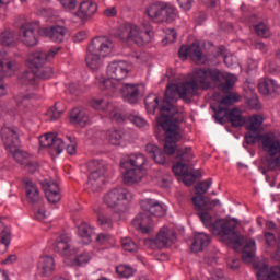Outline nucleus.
<instances>
[{"label":"nucleus","instance_id":"1","mask_svg":"<svg viewBox=\"0 0 280 280\" xmlns=\"http://www.w3.org/2000/svg\"><path fill=\"white\" fill-rule=\"evenodd\" d=\"M196 84L182 82L172 83L166 86L164 98L160 105V117L158 124L164 130V152L172 156L176 152V143L183 139L178 124L183 121V116L178 115L176 102L184 100L190 102L196 95Z\"/></svg>","mask_w":280,"mask_h":280},{"label":"nucleus","instance_id":"2","mask_svg":"<svg viewBox=\"0 0 280 280\" xmlns=\"http://www.w3.org/2000/svg\"><path fill=\"white\" fill-rule=\"evenodd\" d=\"M197 215H199L202 224L211 231L212 235L230 237V242L234 246H244L242 259L245 264H250L255 259V252L257 250L255 240L247 241L246 237L237 235L235 222L224 219H218L213 222V217L207 211H201Z\"/></svg>","mask_w":280,"mask_h":280},{"label":"nucleus","instance_id":"3","mask_svg":"<svg viewBox=\"0 0 280 280\" xmlns=\"http://www.w3.org/2000/svg\"><path fill=\"white\" fill-rule=\"evenodd\" d=\"M211 80L212 82L219 83V90L223 93H229L233 86H235V77L234 75H224L218 69H202L196 68L192 71V77L190 81H185L189 84H195L196 95H198V89H202V91H207V89L211 88Z\"/></svg>","mask_w":280,"mask_h":280},{"label":"nucleus","instance_id":"4","mask_svg":"<svg viewBox=\"0 0 280 280\" xmlns=\"http://www.w3.org/2000/svg\"><path fill=\"white\" fill-rule=\"evenodd\" d=\"M257 139H260L264 152L270 156L267 160L268 172H280V140L275 138V133H265L259 136V132H254L245 136L247 145H255Z\"/></svg>","mask_w":280,"mask_h":280},{"label":"nucleus","instance_id":"5","mask_svg":"<svg viewBox=\"0 0 280 280\" xmlns=\"http://www.w3.org/2000/svg\"><path fill=\"white\" fill-rule=\"evenodd\" d=\"M103 202L114 213L121 215V213H126L130 209L132 192L127 188H114L104 195Z\"/></svg>","mask_w":280,"mask_h":280},{"label":"nucleus","instance_id":"6","mask_svg":"<svg viewBox=\"0 0 280 280\" xmlns=\"http://www.w3.org/2000/svg\"><path fill=\"white\" fill-rule=\"evenodd\" d=\"M177 158L180 159L179 162H177L173 167V173L175 176H182L183 183L187 187H191L194 183H196V178H200L202 175L200 174V171L190 172L189 165L186 163H189L191 159H194V153L191 152V148H186L183 151H177Z\"/></svg>","mask_w":280,"mask_h":280},{"label":"nucleus","instance_id":"7","mask_svg":"<svg viewBox=\"0 0 280 280\" xmlns=\"http://www.w3.org/2000/svg\"><path fill=\"white\" fill-rule=\"evenodd\" d=\"M147 14L149 19L155 23H173V21H176L178 16L176 8L163 1H156L149 4L147 8Z\"/></svg>","mask_w":280,"mask_h":280},{"label":"nucleus","instance_id":"8","mask_svg":"<svg viewBox=\"0 0 280 280\" xmlns=\"http://www.w3.org/2000/svg\"><path fill=\"white\" fill-rule=\"evenodd\" d=\"M90 170H92L89 180H88V189L91 191H100L102 187H104V183H106V172H108V164L104 161L94 160L89 163Z\"/></svg>","mask_w":280,"mask_h":280},{"label":"nucleus","instance_id":"9","mask_svg":"<svg viewBox=\"0 0 280 280\" xmlns=\"http://www.w3.org/2000/svg\"><path fill=\"white\" fill-rule=\"evenodd\" d=\"M40 32H43L40 22H24L19 28L20 40L25 47H36L40 40Z\"/></svg>","mask_w":280,"mask_h":280},{"label":"nucleus","instance_id":"10","mask_svg":"<svg viewBox=\"0 0 280 280\" xmlns=\"http://www.w3.org/2000/svg\"><path fill=\"white\" fill-rule=\"evenodd\" d=\"M214 112V119L218 124H224L225 117L232 124L233 128H241L246 124V118L242 115V110L233 108L229 112V108L224 106L212 107Z\"/></svg>","mask_w":280,"mask_h":280},{"label":"nucleus","instance_id":"11","mask_svg":"<svg viewBox=\"0 0 280 280\" xmlns=\"http://www.w3.org/2000/svg\"><path fill=\"white\" fill-rule=\"evenodd\" d=\"M59 51L60 47L50 48L47 52L37 49L28 55L26 61L27 67H30V69H40V67H45L46 62H51Z\"/></svg>","mask_w":280,"mask_h":280},{"label":"nucleus","instance_id":"12","mask_svg":"<svg viewBox=\"0 0 280 280\" xmlns=\"http://www.w3.org/2000/svg\"><path fill=\"white\" fill-rule=\"evenodd\" d=\"M113 40L106 36H97L91 40L88 45V51L101 56V58H107L113 54Z\"/></svg>","mask_w":280,"mask_h":280},{"label":"nucleus","instance_id":"13","mask_svg":"<svg viewBox=\"0 0 280 280\" xmlns=\"http://www.w3.org/2000/svg\"><path fill=\"white\" fill-rule=\"evenodd\" d=\"M1 139L8 152H14L18 148H21V138L19 137V130L12 127H4L1 130Z\"/></svg>","mask_w":280,"mask_h":280},{"label":"nucleus","instance_id":"14","mask_svg":"<svg viewBox=\"0 0 280 280\" xmlns=\"http://www.w3.org/2000/svg\"><path fill=\"white\" fill-rule=\"evenodd\" d=\"M107 75L110 80L121 82L130 75V66L126 61H113L107 67Z\"/></svg>","mask_w":280,"mask_h":280},{"label":"nucleus","instance_id":"15","mask_svg":"<svg viewBox=\"0 0 280 280\" xmlns=\"http://www.w3.org/2000/svg\"><path fill=\"white\" fill-rule=\"evenodd\" d=\"M39 145L42 148H50L51 152H55V154H61L62 150L67 148L65 141L54 133H45L42 136L39 138Z\"/></svg>","mask_w":280,"mask_h":280},{"label":"nucleus","instance_id":"16","mask_svg":"<svg viewBox=\"0 0 280 280\" xmlns=\"http://www.w3.org/2000/svg\"><path fill=\"white\" fill-rule=\"evenodd\" d=\"M73 241L67 234H61L56 238L54 244L55 253H59L63 257H71L73 255Z\"/></svg>","mask_w":280,"mask_h":280},{"label":"nucleus","instance_id":"17","mask_svg":"<svg viewBox=\"0 0 280 280\" xmlns=\"http://www.w3.org/2000/svg\"><path fill=\"white\" fill-rule=\"evenodd\" d=\"M174 242H176V232L170 228H162L153 240V244H155L156 248H167V246L174 244Z\"/></svg>","mask_w":280,"mask_h":280},{"label":"nucleus","instance_id":"18","mask_svg":"<svg viewBox=\"0 0 280 280\" xmlns=\"http://www.w3.org/2000/svg\"><path fill=\"white\" fill-rule=\"evenodd\" d=\"M140 207L142 211L150 213L151 215H155V218H163L165 215L166 210L163 207V203L154 200V199H144L140 201Z\"/></svg>","mask_w":280,"mask_h":280},{"label":"nucleus","instance_id":"19","mask_svg":"<svg viewBox=\"0 0 280 280\" xmlns=\"http://www.w3.org/2000/svg\"><path fill=\"white\" fill-rule=\"evenodd\" d=\"M40 36L50 38L54 43H63L65 36H67V27L60 25L44 27L40 31Z\"/></svg>","mask_w":280,"mask_h":280},{"label":"nucleus","instance_id":"20","mask_svg":"<svg viewBox=\"0 0 280 280\" xmlns=\"http://www.w3.org/2000/svg\"><path fill=\"white\" fill-rule=\"evenodd\" d=\"M178 56L182 60L191 58L194 62H200L202 60V48L198 44H191L190 46H182L178 50Z\"/></svg>","mask_w":280,"mask_h":280},{"label":"nucleus","instance_id":"21","mask_svg":"<svg viewBox=\"0 0 280 280\" xmlns=\"http://www.w3.org/2000/svg\"><path fill=\"white\" fill-rule=\"evenodd\" d=\"M12 153L14 161L23 166L24 170L34 174L36 170H38V165L36 163L30 161V153L22 151L21 149H15L13 151H9Z\"/></svg>","mask_w":280,"mask_h":280},{"label":"nucleus","instance_id":"22","mask_svg":"<svg viewBox=\"0 0 280 280\" xmlns=\"http://www.w3.org/2000/svg\"><path fill=\"white\" fill-rule=\"evenodd\" d=\"M42 187L45 191V196L51 205H56V202H60L62 199V195H60V187L56 182L44 180L42 183Z\"/></svg>","mask_w":280,"mask_h":280},{"label":"nucleus","instance_id":"23","mask_svg":"<svg viewBox=\"0 0 280 280\" xmlns=\"http://www.w3.org/2000/svg\"><path fill=\"white\" fill-rule=\"evenodd\" d=\"M95 14H97V3L91 0L82 1L77 11V16L81 19V21H89V19L95 16Z\"/></svg>","mask_w":280,"mask_h":280},{"label":"nucleus","instance_id":"24","mask_svg":"<svg viewBox=\"0 0 280 280\" xmlns=\"http://www.w3.org/2000/svg\"><path fill=\"white\" fill-rule=\"evenodd\" d=\"M150 40H152V31H142L137 25H133L129 43H135L138 47H143V45H148Z\"/></svg>","mask_w":280,"mask_h":280},{"label":"nucleus","instance_id":"25","mask_svg":"<svg viewBox=\"0 0 280 280\" xmlns=\"http://www.w3.org/2000/svg\"><path fill=\"white\" fill-rule=\"evenodd\" d=\"M120 93L129 104H137L139 102V84L126 83L120 89Z\"/></svg>","mask_w":280,"mask_h":280},{"label":"nucleus","instance_id":"26","mask_svg":"<svg viewBox=\"0 0 280 280\" xmlns=\"http://www.w3.org/2000/svg\"><path fill=\"white\" fill-rule=\"evenodd\" d=\"M70 121L75 126H81V128H84V126L91 121V118H89V110L80 107L73 108L70 113Z\"/></svg>","mask_w":280,"mask_h":280},{"label":"nucleus","instance_id":"27","mask_svg":"<svg viewBox=\"0 0 280 280\" xmlns=\"http://www.w3.org/2000/svg\"><path fill=\"white\" fill-rule=\"evenodd\" d=\"M145 155L141 153H133L128 156L127 160L120 162V167L128 170V167H132L136 170H143V165H145Z\"/></svg>","mask_w":280,"mask_h":280},{"label":"nucleus","instance_id":"28","mask_svg":"<svg viewBox=\"0 0 280 280\" xmlns=\"http://www.w3.org/2000/svg\"><path fill=\"white\" fill-rule=\"evenodd\" d=\"M132 225L141 233H150L152 229V218L147 212L139 213L133 220Z\"/></svg>","mask_w":280,"mask_h":280},{"label":"nucleus","instance_id":"29","mask_svg":"<svg viewBox=\"0 0 280 280\" xmlns=\"http://www.w3.org/2000/svg\"><path fill=\"white\" fill-rule=\"evenodd\" d=\"M56 268V262L51 256H42L39 258L37 270L42 277H49Z\"/></svg>","mask_w":280,"mask_h":280},{"label":"nucleus","instance_id":"30","mask_svg":"<svg viewBox=\"0 0 280 280\" xmlns=\"http://www.w3.org/2000/svg\"><path fill=\"white\" fill-rule=\"evenodd\" d=\"M256 277L259 280H280V267L273 266L268 270V266L264 265V267L257 271Z\"/></svg>","mask_w":280,"mask_h":280},{"label":"nucleus","instance_id":"31","mask_svg":"<svg viewBox=\"0 0 280 280\" xmlns=\"http://www.w3.org/2000/svg\"><path fill=\"white\" fill-rule=\"evenodd\" d=\"M280 85L277 84V81L272 79H265L258 84V91L261 95H271L275 96L279 93Z\"/></svg>","mask_w":280,"mask_h":280},{"label":"nucleus","instance_id":"32","mask_svg":"<svg viewBox=\"0 0 280 280\" xmlns=\"http://www.w3.org/2000/svg\"><path fill=\"white\" fill-rule=\"evenodd\" d=\"M145 151L147 154L153 159L159 165H165L166 159H165V153H163V150L159 148V145L154 143H148L145 145Z\"/></svg>","mask_w":280,"mask_h":280},{"label":"nucleus","instance_id":"33","mask_svg":"<svg viewBox=\"0 0 280 280\" xmlns=\"http://www.w3.org/2000/svg\"><path fill=\"white\" fill-rule=\"evenodd\" d=\"M25 189H26V198L31 205H36L40 202V190L38 186L33 182L26 180L25 182Z\"/></svg>","mask_w":280,"mask_h":280},{"label":"nucleus","instance_id":"34","mask_svg":"<svg viewBox=\"0 0 280 280\" xmlns=\"http://www.w3.org/2000/svg\"><path fill=\"white\" fill-rule=\"evenodd\" d=\"M192 202L195 205V207L198 209V211H213V209H215V207H221L222 203H220V201L218 199H207L203 197V201H201L198 198H192Z\"/></svg>","mask_w":280,"mask_h":280},{"label":"nucleus","instance_id":"35","mask_svg":"<svg viewBox=\"0 0 280 280\" xmlns=\"http://www.w3.org/2000/svg\"><path fill=\"white\" fill-rule=\"evenodd\" d=\"M211 238L206 233L195 234L194 242L191 244L192 253H200L205 247L209 246Z\"/></svg>","mask_w":280,"mask_h":280},{"label":"nucleus","instance_id":"36","mask_svg":"<svg viewBox=\"0 0 280 280\" xmlns=\"http://www.w3.org/2000/svg\"><path fill=\"white\" fill-rule=\"evenodd\" d=\"M122 178L125 185H135V183H140L143 178V170L129 168L124 173Z\"/></svg>","mask_w":280,"mask_h":280},{"label":"nucleus","instance_id":"37","mask_svg":"<svg viewBox=\"0 0 280 280\" xmlns=\"http://www.w3.org/2000/svg\"><path fill=\"white\" fill-rule=\"evenodd\" d=\"M78 235L81 237L83 244H91L95 230L89 223H81L78 228Z\"/></svg>","mask_w":280,"mask_h":280},{"label":"nucleus","instance_id":"38","mask_svg":"<svg viewBox=\"0 0 280 280\" xmlns=\"http://www.w3.org/2000/svg\"><path fill=\"white\" fill-rule=\"evenodd\" d=\"M12 241V233L10 228L2 225V231L0 233V255H3L10 247V242Z\"/></svg>","mask_w":280,"mask_h":280},{"label":"nucleus","instance_id":"39","mask_svg":"<svg viewBox=\"0 0 280 280\" xmlns=\"http://www.w3.org/2000/svg\"><path fill=\"white\" fill-rule=\"evenodd\" d=\"M85 62L92 71H97L102 67V62H104V57L100 55H95V52H91L88 50L85 56Z\"/></svg>","mask_w":280,"mask_h":280},{"label":"nucleus","instance_id":"40","mask_svg":"<svg viewBox=\"0 0 280 280\" xmlns=\"http://www.w3.org/2000/svg\"><path fill=\"white\" fill-rule=\"evenodd\" d=\"M124 135V130L121 129H109L106 131V139L110 145H121Z\"/></svg>","mask_w":280,"mask_h":280},{"label":"nucleus","instance_id":"41","mask_svg":"<svg viewBox=\"0 0 280 280\" xmlns=\"http://www.w3.org/2000/svg\"><path fill=\"white\" fill-rule=\"evenodd\" d=\"M211 185H213V179H211V178H208L206 180L198 183L195 186L197 196L192 197V198H198V200H201V202H203L205 194H207V191H209V189L211 188Z\"/></svg>","mask_w":280,"mask_h":280},{"label":"nucleus","instance_id":"42","mask_svg":"<svg viewBox=\"0 0 280 280\" xmlns=\"http://www.w3.org/2000/svg\"><path fill=\"white\" fill-rule=\"evenodd\" d=\"M32 95L30 94H19L15 96V102L19 106L20 110H24V113H27V110L32 109Z\"/></svg>","mask_w":280,"mask_h":280},{"label":"nucleus","instance_id":"43","mask_svg":"<svg viewBox=\"0 0 280 280\" xmlns=\"http://www.w3.org/2000/svg\"><path fill=\"white\" fill-rule=\"evenodd\" d=\"M144 104L147 113H149L150 115H154V113H156V109L159 108V96L156 94H149L144 98Z\"/></svg>","mask_w":280,"mask_h":280},{"label":"nucleus","instance_id":"44","mask_svg":"<svg viewBox=\"0 0 280 280\" xmlns=\"http://www.w3.org/2000/svg\"><path fill=\"white\" fill-rule=\"evenodd\" d=\"M135 28V25L132 24H124L118 30V37L124 43H130V38L132 36V30Z\"/></svg>","mask_w":280,"mask_h":280},{"label":"nucleus","instance_id":"45","mask_svg":"<svg viewBox=\"0 0 280 280\" xmlns=\"http://www.w3.org/2000/svg\"><path fill=\"white\" fill-rule=\"evenodd\" d=\"M261 124H264V117L261 115H254L249 117V126L247 129L249 132H259Z\"/></svg>","mask_w":280,"mask_h":280},{"label":"nucleus","instance_id":"46","mask_svg":"<svg viewBox=\"0 0 280 280\" xmlns=\"http://www.w3.org/2000/svg\"><path fill=\"white\" fill-rule=\"evenodd\" d=\"M255 33L260 38H268L270 36V26L266 24V22H259L258 24L254 25Z\"/></svg>","mask_w":280,"mask_h":280},{"label":"nucleus","instance_id":"47","mask_svg":"<svg viewBox=\"0 0 280 280\" xmlns=\"http://www.w3.org/2000/svg\"><path fill=\"white\" fill-rule=\"evenodd\" d=\"M36 77L39 80H49L54 75V69L51 67L35 68Z\"/></svg>","mask_w":280,"mask_h":280},{"label":"nucleus","instance_id":"48","mask_svg":"<svg viewBox=\"0 0 280 280\" xmlns=\"http://www.w3.org/2000/svg\"><path fill=\"white\" fill-rule=\"evenodd\" d=\"M36 80H38V77L36 75V70L35 71H25L22 75H21V82H23V84H30L31 86H34V84H36Z\"/></svg>","mask_w":280,"mask_h":280},{"label":"nucleus","instance_id":"49","mask_svg":"<svg viewBox=\"0 0 280 280\" xmlns=\"http://www.w3.org/2000/svg\"><path fill=\"white\" fill-rule=\"evenodd\" d=\"M237 102H240V95L237 93H231L220 101L219 106H233Z\"/></svg>","mask_w":280,"mask_h":280},{"label":"nucleus","instance_id":"50","mask_svg":"<svg viewBox=\"0 0 280 280\" xmlns=\"http://www.w3.org/2000/svg\"><path fill=\"white\" fill-rule=\"evenodd\" d=\"M121 246L124 250H127L128 253H137V250H139L137 243L130 237L121 238Z\"/></svg>","mask_w":280,"mask_h":280},{"label":"nucleus","instance_id":"51","mask_svg":"<svg viewBox=\"0 0 280 280\" xmlns=\"http://www.w3.org/2000/svg\"><path fill=\"white\" fill-rule=\"evenodd\" d=\"M14 43V34L10 31H4L0 34V45L2 47H10Z\"/></svg>","mask_w":280,"mask_h":280},{"label":"nucleus","instance_id":"52","mask_svg":"<svg viewBox=\"0 0 280 280\" xmlns=\"http://www.w3.org/2000/svg\"><path fill=\"white\" fill-rule=\"evenodd\" d=\"M116 272L125 279H128L129 277H132V275H135V270L130 266L126 265H120L116 267Z\"/></svg>","mask_w":280,"mask_h":280},{"label":"nucleus","instance_id":"53","mask_svg":"<svg viewBox=\"0 0 280 280\" xmlns=\"http://www.w3.org/2000/svg\"><path fill=\"white\" fill-rule=\"evenodd\" d=\"M96 242L101 246H108V244H114L115 240L108 233H101L96 236Z\"/></svg>","mask_w":280,"mask_h":280},{"label":"nucleus","instance_id":"54","mask_svg":"<svg viewBox=\"0 0 280 280\" xmlns=\"http://www.w3.org/2000/svg\"><path fill=\"white\" fill-rule=\"evenodd\" d=\"M46 117H48V121H58V118L62 117V110H58V107L55 105L46 112Z\"/></svg>","mask_w":280,"mask_h":280},{"label":"nucleus","instance_id":"55","mask_svg":"<svg viewBox=\"0 0 280 280\" xmlns=\"http://www.w3.org/2000/svg\"><path fill=\"white\" fill-rule=\"evenodd\" d=\"M98 224L104 231H110V229H113V219L101 214L98 215Z\"/></svg>","mask_w":280,"mask_h":280},{"label":"nucleus","instance_id":"56","mask_svg":"<svg viewBox=\"0 0 280 280\" xmlns=\"http://www.w3.org/2000/svg\"><path fill=\"white\" fill-rule=\"evenodd\" d=\"M91 261V255L86 252L81 253L74 258L75 266H86Z\"/></svg>","mask_w":280,"mask_h":280},{"label":"nucleus","instance_id":"57","mask_svg":"<svg viewBox=\"0 0 280 280\" xmlns=\"http://www.w3.org/2000/svg\"><path fill=\"white\" fill-rule=\"evenodd\" d=\"M247 106L252 110H259L261 108V103L259 102V97L256 94H253L252 97L247 100Z\"/></svg>","mask_w":280,"mask_h":280},{"label":"nucleus","instance_id":"58","mask_svg":"<svg viewBox=\"0 0 280 280\" xmlns=\"http://www.w3.org/2000/svg\"><path fill=\"white\" fill-rule=\"evenodd\" d=\"M91 106L95 110H106V108H108L106 101H104L102 98L92 100Z\"/></svg>","mask_w":280,"mask_h":280},{"label":"nucleus","instance_id":"59","mask_svg":"<svg viewBox=\"0 0 280 280\" xmlns=\"http://www.w3.org/2000/svg\"><path fill=\"white\" fill-rule=\"evenodd\" d=\"M129 121H131V124H135V126H137L138 128H143L148 126V121H145L143 117L139 115H130Z\"/></svg>","mask_w":280,"mask_h":280},{"label":"nucleus","instance_id":"60","mask_svg":"<svg viewBox=\"0 0 280 280\" xmlns=\"http://www.w3.org/2000/svg\"><path fill=\"white\" fill-rule=\"evenodd\" d=\"M3 69V59H0V97L8 94V90H5V83H3V73L1 70Z\"/></svg>","mask_w":280,"mask_h":280},{"label":"nucleus","instance_id":"61","mask_svg":"<svg viewBox=\"0 0 280 280\" xmlns=\"http://www.w3.org/2000/svg\"><path fill=\"white\" fill-rule=\"evenodd\" d=\"M68 139L70 141V144H68L66 147V150H67L68 154L73 156V154H75V152H77L78 144L75 143V140H73L71 137H69Z\"/></svg>","mask_w":280,"mask_h":280},{"label":"nucleus","instance_id":"62","mask_svg":"<svg viewBox=\"0 0 280 280\" xmlns=\"http://www.w3.org/2000/svg\"><path fill=\"white\" fill-rule=\"evenodd\" d=\"M88 36L86 31H79L73 35V40L75 43H82V40H86Z\"/></svg>","mask_w":280,"mask_h":280},{"label":"nucleus","instance_id":"63","mask_svg":"<svg viewBox=\"0 0 280 280\" xmlns=\"http://www.w3.org/2000/svg\"><path fill=\"white\" fill-rule=\"evenodd\" d=\"M61 5L63 8H68V10H75V5H78L77 0H60Z\"/></svg>","mask_w":280,"mask_h":280},{"label":"nucleus","instance_id":"64","mask_svg":"<svg viewBox=\"0 0 280 280\" xmlns=\"http://www.w3.org/2000/svg\"><path fill=\"white\" fill-rule=\"evenodd\" d=\"M3 69H7L8 71H14L16 69V60H9L5 66L2 62ZM3 69L1 70L2 78H3Z\"/></svg>","mask_w":280,"mask_h":280}]
</instances>
